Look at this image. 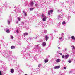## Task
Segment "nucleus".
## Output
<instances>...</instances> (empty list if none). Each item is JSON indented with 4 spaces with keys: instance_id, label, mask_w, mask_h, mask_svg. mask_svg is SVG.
<instances>
[{
    "instance_id": "f257e3e1",
    "label": "nucleus",
    "mask_w": 75,
    "mask_h": 75,
    "mask_svg": "<svg viewBox=\"0 0 75 75\" xmlns=\"http://www.w3.org/2000/svg\"><path fill=\"white\" fill-rule=\"evenodd\" d=\"M69 56L68 54H67L66 55H65L64 57V58L65 59H67V58H68V57H69Z\"/></svg>"
},
{
    "instance_id": "f03ea898",
    "label": "nucleus",
    "mask_w": 75,
    "mask_h": 75,
    "mask_svg": "<svg viewBox=\"0 0 75 75\" xmlns=\"http://www.w3.org/2000/svg\"><path fill=\"white\" fill-rule=\"evenodd\" d=\"M56 62L57 63H58V62H61V59H57L56 60Z\"/></svg>"
},
{
    "instance_id": "7ed1b4c3",
    "label": "nucleus",
    "mask_w": 75,
    "mask_h": 75,
    "mask_svg": "<svg viewBox=\"0 0 75 75\" xmlns=\"http://www.w3.org/2000/svg\"><path fill=\"white\" fill-rule=\"evenodd\" d=\"M23 34L24 37H25V36L28 35V33H23Z\"/></svg>"
},
{
    "instance_id": "20e7f679",
    "label": "nucleus",
    "mask_w": 75,
    "mask_h": 75,
    "mask_svg": "<svg viewBox=\"0 0 75 75\" xmlns=\"http://www.w3.org/2000/svg\"><path fill=\"white\" fill-rule=\"evenodd\" d=\"M60 68V66H57L54 67V69H58Z\"/></svg>"
},
{
    "instance_id": "39448f33",
    "label": "nucleus",
    "mask_w": 75,
    "mask_h": 75,
    "mask_svg": "<svg viewBox=\"0 0 75 75\" xmlns=\"http://www.w3.org/2000/svg\"><path fill=\"white\" fill-rule=\"evenodd\" d=\"M49 39V37L47 35H46L45 36V39L46 41H47Z\"/></svg>"
},
{
    "instance_id": "423d86ee",
    "label": "nucleus",
    "mask_w": 75,
    "mask_h": 75,
    "mask_svg": "<svg viewBox=\"0 0 75 75\" xmlns=\"http://www.w3.org/2000/svg\"><path fill=\"white\" fill-rule=\"evenodd\" d=\"M14 69H11V73H13V72H14Z\"/></svg>"
},
{
    "instance_id": "0eeeda50",
    "label": "nucleus",
    "mask_w": 75,
    "mask_h": 75,
    "mask_svg": "<svg viewBox=\"0 0 75 75\" xmlns=\"http://www.w3.org/2000/svg\"><path fill=\"white\" fill-rule=\"evenodd\" d=\"M30 4V6H33V5H34V2L33 1H31Z\"/></svg>"
},
{
    "instance_id": "6e6552de",
    "label": "nucleus",
    "mask_w": 75,
    "mask_h": 75,
    "mask_svg": "<svg viewBox=\"0 0 75 75\" xmlns=\"http://www.w3.org/2000/svg\"><path fill=\"white\" fill-rule=\"evenodd\" d=\"M46 20H47V17H45L43 18V21H46Z\"/></svg>"
},
{
    "instance_id": "1a4fd4ad",
    "label": "nucleus",
    "mask_w": 75,
    "mask_h": 75,
    "mask_svg": "<svg viewBox=\"0 0 75 75\" xmlns=\"http://www.w3.org/2000/svg\"><path fill=\"white\" fill-rule=\"evenodd\" d=\"M61 15H60L58 16V18L59 19H61Z\"/></svg>"
},
{
    "instance_id": "9d476101",
    "label": "nucleus",
    "mask_w": 75,
    "mask_h": 75,
    "mask_svg": "<svg viewBox=\"0 0 75 75\" xmlns=\"http://www.w3.org/2000/svg\"><path fill=\"white\" fill-rule=\"evenodd\" d=\"M11 49H14V48H15V46H11Z\"/></svg>"
},
{
    "instance_id": "9b49d317",
    "label": "nucleus",
    "mask_w": 75,
    "mask_h": 75,
    "mask_svg": "<svg viewBox=\"0 0 75 75\" xmlns=\"http://www.w3.org/2000/svg\"><path fill=\"white\" fill-rule=\"evenodd\" d=\"M42 45L43 46H45L46 45V43L45 42H43Z\"/></svg>"
},
{
    "instance_id": "f8f14e48",
    "label": "nucleus",
    "mask_w": 75,
    "mask_h": 75,
    "mask_svg": "<svg viewBox=\"0 0 75 75\" xmlns=\"http://www.w3.org/2000/svg\"><path fill=\"white\" fill-rule=\"evenodd\" d=\"M71 38L72 40H75V37L74 36H72Z\"/></svg>"
},
{
    "instance_id": "ddd939ff",
    "label": "nucleus",
    "mask_w": 75,
    "mask_h": 75,
    "mask_svg": "<svg viewBox=\"0 0 75 75\" xmlns=\"http://www.w3.org/2000/svg\"><path fill=\"white\" fill-rule=\"evenodd\" d=\"M44 62H45V63L48 62V60H47V59L45 60L44 61Z\"/></svg>"
},
{
    "instance_id": "4468645a",
    "label": "nucleus",
    "mask_w": 75,
    "mask_h": 75,
    "mask_svg": "<svg viewBox=\"0 0 75 75\" xmlns=\"http://www.w3.org/2000/svg\"><path fill=\"white\" fill-rule=\"evenodd\" d=\"M48 15H50L51 14V12H50V11H48Z\"/></svg>"
},
{
    "instance_id": "2eb2a0df",
    "label": "nucleus",
    "mask_w": 75,
    "mask_h": 75,
    "mask_svg": "<svg viewBox=\"0 0 75 75\" xmlns=\"http://www.w3.org/2000/svg\"><path fill=\"white\" fill-rule=\"evenodd\" d=\"M42 17H43V18H44L45 17H46L45 16V15H44L42 14Z\"/></svg>"
},
{
    "instance_id": "dca6fc26",
    "label": "nucleus",
    "mask_w": 75,
    "mask_h": 75,
    "mask_svg": "<svg viewBox=\"0 0 75 75\" xmlns=\"http://www.w3.org/2000/svg\"><path fill=\"white\" fill-rule=\"evenodd\" d=\"M6 33H10V30L9 29H7L6 30Z\"/></svg>"
},
{
    "instance_id": "f3484780",
    "label": "nucleus",
    "mask_w": 75,
    "mask_h": 75,
    "mask_svg": "<svg viewBox=\"0 0 75 75\" xmlns=\"http://www.w3.org/2000/svg\"><path fill=\"white\" fill-rule=\"evenodd\" d=\"M34 10V8H30V11H31V10Z\"/></svg>"
},
{
    "instance_id": "a211bd4d",
    "label": "nucleus",
    "mask_w": 75,
    "mask_h": 75,
    "mask_svg": "<svg viewBox=\"0 0 75 75\" xmlns=\"http://www.w3.org/2000/svg\"><path fill=\"white\" fill-rule=\"evenodd\" d=\"M18 20H19V21H20V20H21V19L20 18V17H18Z\"/></svg>"
},
{
    "instance_id": "6ab92c4d",
    "label": "nucleus",
    "mask_w": 75,
    "mask_h": 75,
    "mask_svg": "<svg viewBox=\"0 0 75 75\" xmlns=\"http://www.w3.org/2000/svg\"><path fill=\"white\" fill-rule=\"evenodd\" d=\"M44 32L45 33H47V31L46 30H44Z\"/></svg>"
},
{
    "instance_id": "aec40b11",
    "label": "nucleus",
    "mask_w": 75,
    "mask_h": 75,
    "mask_svg": "<svg viewBox=\"0 0 75 75\" xmlns=\"http://www.w3.org/2000/svg\"><path fill=\"white\" fill-rule=\"evenodd\" d=\"M62 24H65V21H63V22H62Z\"/></svg>"
},
{
    "instance_id": "412c9836",
    "label": "nucleus",
    "mask_w": 75,
    "mask_h": 75,
    "mask_svg": "<svg viewBox=\"0 0 75 75\" xmlns=\"http://www.w3.org/2000/svg\"><path fill=\"white\" fill-rule=\"evenodd\" d=\"M62 58H65V56H64V55L62 56Z\"/></svg>"
},
{
    "instance_id": "4be33fe9",
    "label": "nucleus",
    "mask_w": 75,
    "mask_h": 75,
    "mask_svg": "<svg viewBox=\"0 0 75 75\" xmlns=\"http://www.w3.org/2000/svg\"><path fill=\"white\" fill-rule=\"evenodd\" d=\"M50 11V13H53V10H51Z\"/></svg>"
},
{
    "instance_id": "5701e85b",
    "label": "nucleus",
    "mask_w": 75,
    "mask_h": 75,
    "mask_svg": "<svg viewBox=\"0 0 75 75\" xmlns=\"http://www.w3.org/2000/svg\"><path fill=\"white\" fill-rule=\"evenodd\" d=\"M8 24H10V21L8 20Z\"/></svg>"
},
{
    "instance_id": "b1692460",
    "label": "nucleus",
    "mask_w": 75,
    "mask_h": 75,
    "mask_svg": "<svg viewBox=\"0 0 75 75\" xmlns=\"http://www.w3.org/2000/svg\"><path fill=\"white\" fill-rule=\"evenodd\" d=\"M11 38H12L13 39V38H14V37H13V36H12V35H11Z\"/></svg>"
},
{
    "instance_id": "393cba45",
    "label": "nucleus",
    "mask_w": 75,
    "mask_h": 75,
    "mask_svg": "<svg viewBox=\"0 0 75 75\" xmlns=\"http://www.w3.org/2000/svg\"><path fill=\"white\" fill-rule=\"evenodd\" d=\"M68 62L69 63H71V62H72V61H71V60H70V61H69Z\"/></svg>"
},
{
    "instance_id": "a878e982",
    "label": "nucleus",
    "mask_w": 75,
    "mask_h": 75,
    "mask_svg": "<svg viewBox=\"0 0 75 75\" xmlns=\"http://www.w3.org/2000/svg\"><path fill=\"white\" fill-rule=\"evenodd\" d=\"M72 47H73V49H75V47L74 46H72Z\"/></svg>"
},
{
    "instance_id": "bb28decb",
    "label": "nucleus",
    "mask_w": 75,
    "mask_h": 75,
    "mask_svg": "<svg viewBox=\"0 0 75 75\" xmlns=\"http://www.w3.org/2000/svg\"><path fill=\"white\" fill-rule=\"evenodd\" d=\"M24 15L25 16H27V13H25Z\"/></svg>"
},
{
    "instance_id": "cd10ccee",
    "label": "nucleus",
    "mask_w": 75,
    "mask_h": 75,
    "mask_svg": "<svg viewBox=\"0 0 75 75\" xmlns=\"http://www.w3.org/2000/svg\"><path fill=\"white\" fill-rule=\"evenodd\" d=\"M63 68H64V69H67V68H66V67H63Z\"/></svg>"
},
{
    "instance_id": "c85d7f7f",
    "label": "nucleus",
    "mask_w": 75,
    "mask_h": 75,
    "mask_svg": "<svg viewBox=\"0 0 75 75\" xmlns=\"http://www.w3.org/2000/svg\"><path fill=\"white\" fill-rule=\"evenodd\" d=\"M0 75H2V74H1V71H0Z\"/></svg>"
},
{
    "instance_id": "c756f323",
    "label": "nucleus",
    "mask_w": 75,
    "mask_h": 75,
    "mask_svg": "<svg viewBox=\"0 0 75 75\" xmlns=\"http://www.w3.org/2000/svg\"><path fill=\"white\" fill-rule=\"evenodd\" d=\"M38 45H36V47H37V48H39Z\"/></svg>"
},
{
    "instance_id": "7c9ffc66",
    "label": "nucleus",
    "mask_w": 75,
    "mask_h": 75,
    "mask_svg": "<svg viewBox=\"0 0 75 75\" xmlns=\"http://www.w3.org/2000/svg\"><path fill=\"white\" fill-rule=\"evenodd\" d=\"M40 67H41V64H39L38 65V67L40 68Z\"/></svg>"
},
{
    "instance_id": "2f4dec72",
    "label": "nucleus",
    "mask_w": 75,
    "mask_h": 75,
    "mask_svg": "<svg viewBox=\"0 0 75 75\" xmlns=\"http://www.w3.org/2000/svg\"><path fill=\"white\" fill-rule=\"evenodd\" d=\"M16 32H17V33H19V32H18V30H17Z\"/></svg>"
},
{
    "instance_id": "473e14b6",
    "label": "nucleus",
    "mask_w": 75,
    "mask_h": 75,
    "mask_svg": "<svg viewBox=\"0 0 75 75\" xmlns=\"http://www.w3.org/2000/svg\"><path fill=\"white\" fill-rule=\"evenodd\" d=\"M62 37H60L59 38V40H61L62 39Z\"/></svg>"
},
{
    "instance_id": "72a5a7b5",
    "label": "nucleus",
    "mask_w": 75,
    "mask_h": 75,
    "mask_svg": "<svg viewBox=\"0 0 75 75\" xmlns=\"http://www.w3.org/2000/svg\"><path fill=\"white\" fill-rule=\"evenodd\" d=\"M62 35H64V33H62L61 34Z\"/></svg>"
},
{
    "instance_id": "f704fd0d",
    "label": "nucleus",
    "mask_w": 75,
    "mask_h": 75,
    "mask_svg": "<svg viewBox=\"0 0 75 75\" xmlns=\"http://www.w3.org/2000/svg\"><path fill=\"white\" fill-rule=\"evenodd\" d=\"M60 12H61V11H59V10H58V12L59 13Z\"/></svg>"
},
{
    "instance_id": "c9c22d12",
    "label": "nucleus",
    "mask_w": 75,
    "mask_h": 75,
    "mask_svg": "<svg viewBox=\"0 0 75 75\" xmlns=\"http://www.w3.org/2000/svg\"><path fill=\"white\" fill-rule=\"evenodd\" d=\"M59 54H60V55H62V54L61 53H59Z\"/></svg>"
},
{
    "instance_id": "e433bc0d",
    "label": "nucleus",
    "mask_w": 75,
    "mask_h": 75,
    "mask_svg": "<svg viewBox=\"0 0 75 75\" xmlns=\"http://www.w3.org/2000/svg\"><path fill=\"white\" fill-rule=\"evenodd\" d=\"M16 24H18V21H17L16 22Z\"/></svg>"
},
{
    "instance_id": "4c0bfd02",
    "label": "nucleus",
    "mask_w": 75,
    "mask_h": 75,
    "mask_svg": "<svg viewBox=\"0 0 75 75\" xmlns=\"http://www.w3.org/2000/svg\"><path fill=\"white\" fill-rule=\"evenodd\" d=\"M35 6H37V4H35Z\"/></svg>"
},
{
    "instance_id": "58836bf2",
    "label": "nucleus",
    "mask_w": 75,
    "mask_h": 75,
    "mask_svg": "<svg viewBox=\"0 0 75 75\" xmlns=\"http://www.w3.org/2000/svg\"><path fill=\"white\" fill-rule=\"evenodd\" d=\"M23 13H25L24 11H23Z\"/></svg>"
},
{
    "instance_id": "ea45409f",
    "label": "nucleus",
    "mask_w": 75,
    "mask_h": 75,
    "mask_svg": "<svg viewBox=\"0 0 75 75\" xmlns=\"http://www.w3.org/2000/svg\"><path fill=\"white\" fill-rule=\"evenodd\" d=\"M58 48H59H59H60V47H58Z\"/></svg>"
},
{
    "instance_id": "a19ab883",
    "label": "nucleus",
    "mask_w": 75,
    "mask_h": 75,
    "mask_svg": "<svg viewBox=\"0 0 75 75\" xmlns=\"http://www.w3.org/2000/svg\"><path fill=\"white\" fill-rule=\"evenodd\" d=\"M60 75H62V74H61Z\"/></svg>"
},
{
    "instance_id": "79ce46f5",
    "label": "nucleus",
    "mask_w": 75,
    "mask_h": 75,
    "mask_svg": "<svg viewBox=\"0 0 75 75\" xmlns=\"http://www.w3.org/2000/svg\"><path fill=\"white\" fill-rule=\"evenodd\" d=\"M25 75H27V74H25Z\"/></svg>"
},
{
    "instance_id": "37998d69",
    "label": "nucleus",
    "mask_w": 75,
    "mask_h": 75,
    "mask_svg": "<svg viewBox=\"0 0 75 75\" xmlns=\"http://www.w3.org/2000/svg\"><path fill=\"white\" fill-rule=\"evenodd\" d=\"M27 59V58H25V59Z\"/></svg>"
}]
</instances>
